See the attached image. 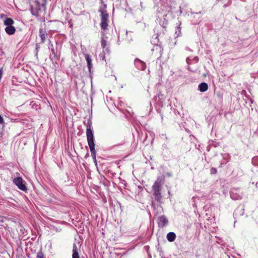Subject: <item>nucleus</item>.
<instances>
[{"label": "nucleus", "instance_id": "19", "mask_svg": "<svg viewBox=\"0 0 258 258\" xmlns=\"http://www.w3.org/2000/svg\"><path fill=\"white\" fill-rule=\"evenodd\" d=\"M37 258H45L44 256V254L42 253V251H40L38 252L37 254Z\"/></svg>", "mask_w": 258, "mask_h": 258}, {"label": "nucleus", "instance_id": "14", "mask_svg": "<svg viewBox=\"0 0 258 258\" xmlns=\"http://www.w3.org/2000/svg\"><path fill=\"white\" fill-rule=\"evenodd\" d=\"M85 57L87 63V67L89 69V72L91 71V69L92 67V59L88 54H85Z\"/></svg>", "mask_w": 258, "mask_h": 258}, {"label": "nucleus", "instance_id": "10", "mask_svg": "<svg viewBox=\"0 0 258 258\" xmlns=\"http://www.w3.org/2000/svg\"><path fill=\"white\" fill-rule=\"evenodd\" d=\"M47 36V34L46 33L45 30H43L42 28L39 29V36L41 38V41L42 43H44L46 40V37Z\"/></svg>", "mask_w": 258, "mask_h": 258}, {"label": "nucleus", "instance_id": "4", "mask_svg": "<svg viewBox=\"0 0 258 258\" xmlns=\"http://www.w3.org/2000/svg\"><path fill=\"white\" fill-rule=\"evenodd\" d=\"M13 182L18 186V187L23 191H26L27 188L26 185L23 183V180L22 177H18L14 179Z\"/></svg>", "mask_w": 258, "mask_h": 258}, {"label": "nucleus", "instance_id": "23", "mask_svg": "<svg viewBox=\"0 0 258 258\" xmlns=\"http://www.w3.org/2000/svg\"><path fill=\"white\" fill-rule=\"evenodd\" d=\"M4 123V120L3 117L0 115V123L3 124Z\"/></svg>", "mask_w": 258, "mask_h": 258}, {"label": "nucleus", "instance_id": "6", "mask_svg": "<svg viewBox=\"0 0 258 258\" xmlns=\"http://www.w3.org/2000/svg\"><path fill=\"white\" fill-rule=\"evenodd\" d=\"M162 183V179L161 178H158L152 185L153 190H161Z\"/></svg>", "mask_w": 258, "mask_h": 258}, {"label": "nucleus", "instance_id": "21", "mask_svg": "<svg viewBox=\"0 0 258 258\" xmlns=\"http://www.w3.org/2000/svg\"><path fill=\"white\" fill-rule=\"evenodd\" d=\"M186 61L187 62V63L189 65L191 63V62H192V59L190 58V57H187L186 59Z\"/></svg>", "mask_w": 258, "mask_h": 258}, {"label": "nucleus", "instance_id": "29", "mask_svg": "<svg viewBox=\"0 0 258 258\" xmlns=\"http://www.w3.org/2000/svg\"><path fill=\"white\" fill-rule=\"evenodd\" d=\"M226 6H227V5H225L224 7H226Z\"/></svg>", "mask_w": 258, "mask_h": 258}, {"label": "nucleus", "instance_id": "7", "mask_svg": "<svg viewBox=\"0 0 258 258\" xmlns=\"http://www.w3.org/2000/svg\"><path fill=\"white\" fill-rule=\"evenodd\" d=\"M168 222V221L164 215L159 217L158 219V223L160 227H164Z\"/></svg>", "mask_w": 258, "mask_h": 258}, {"label": "nucleus", "instance_id": "2", "mask_svg": "<svg viewBox=\"0 0 258 258\" xmlns=\"http://www.w3.org/2000/svg\"><path fill=\"white\" fill-rule=\"evenodd\" d=\"M30 10L31 14L36 17L39 16V13L41 12V4L38 0H34L30 3Z\"/></svg>", "mask_w": 258, "mask_h": 258}, {"label": "nucleus", "instance_id": "30", "mask_svg": "<svg viewBox=\"0 0 258 258\" xmlns=\"http://www.w3.org/2000/svg\"><path fill=\"white\" fill-rule=\"evenodd\" d=\"M141 6H142V2H141Z\"/></svg>", "mask_w": 258, "mask_h": 258}, {"label": "nucleus", "instance_id": "9", "mask_svg": "<svg viewBox=\"0 0 258 258\" xmlns=\"http://www.w3.org/2000/svg\"><path fill=\"white\" fill-rule=\"evenodd\" d=\"M78 250L79 248L78 247L76 243H74L73 246L72 258H80Z\"/></svg>", "mask_w": 258, "mask_h": 258}, {"label": "nucleus", "instance_id": "25", "mask_svg": "<svg viewBox=\"0 0 258 258\" xmlns=\"http://www.w3.org/2000/svg\"><path fill=\"white\" fill-rule=\"evenodd\" d=\"M47 0H43V3L42 4V7H44Z\"/></svg>", "mask_w": 258, "mask_h": 258}, {"label": "nucleus", "instance_id": "17", "mask_svg": "<svg viewBox=\"0 0 258 258\" xmlns=\"http://www.w3.org/2000/svg\"><path fill=\"white\" fill-rule=\"evenodd\" d=\"M230 197L234 200H238L241 199V197L237 195L234 191L232 190L230 192Z\"/></svg>", "mask_w": 258, "mask_h": 258}, {"label": "nucleus", "instance_id": "22", "mask_svg": "<svg viewBox=\"0 0 258 258\" xmlns=\"http://www.w3.org/2000/svg\"><path fill=\"white\" fill-rule=\"evenodd\" d=\"M192 60L193 62L197 63L199 61V57L197 56H195L192 58Z\"/></svg>", "mask_w": 258, "mask_h": 258}, {"label": "nucleus", "instance_id": "8", "mask_svg": "<svg viewBox=\"0 0 258 258\" xmlns=\"http://www.w3.org/2000/svg\"><path fill=\"white\" fill-rule=\"evenodd\" d=\"M107 37H105V34L104 32H102V37H101V45L103 49H105V51L107 53H109V49L108 47L105 48V47L107 45V41L105 38H107Z\"/></svg>", "mask_w": 258, "mask_h": 258}, {"label": "nucleus", "instance_id": "18", "mask_svg": "<svg viewBox=\"0 0 258 258\" xmlns=\"http://www.w3.org/2000/svg\"><path fill=\"white\" fill-rule=\"evenodd\" d=\"M14 23L13 20L11 18H7L4 21V25L7 26H12Z\"/></svg>", "mask_w": 258, "mask_h": 258}, {"label": "nucleus", "instance_id": "24", "mask_svg": "<svg viewBox=\"0 0 258 258\" xmlns=\"http://www.w3.org/2000/svg\"><path fill=\"white\" fill-rule=\"evenodd\" d=\"M175 33L177 34V36H179L181 34L180 30H179L178 31H176Z\"/></svg>", "mask_w": 258, "mask_h": 258}, {"label": "nucleus", "instance_id": "3", "mask_svg": "<svg viewBox=\"0 0 258 258\" xmlns=\"http://www.w3.org/2000/svg\"><path fill=\"white\" fill-rule=\"evenodd\" d=\"M99 12L101 13V28L103 30H105L107 29L108 27V14L105 10L100 9Z\"/></svg>", "mask_w": 258, "mask_h": 258}, {"label": "nucleus", "instance_id": "28", "mask_svg": "<svg viewBox=\"0 0 258 258\" xmlns=\"http://www.w3.org/2000/svg\"><path fill=\"white\" fill-rule=\"evenodd\" d=\"M166 15H166V14H164V15H163V17H164V16H166Z\"/></svg>", "mask_w": 258, "mask_h": 258}, {"label": "nucleus", "instance_id": "11", "mask_svg": "<svg viewBox=\"0 0 258 258\" xmlns=\"http://www.w3.org/2000/svg\"><path fill=\"white\" fill-rule=\"evenodd\" d=\"M153 196L155 200L160 203L162 198L161 190H153Z\"/></svg>", "mask_w": 258, "mask_h": 258}, {"label": "nucleus", "instance_id": "13", "mask_svg": "<svg viewBox=\"0 0 258 258\" xmlns=\"http://www.w3.org/2000/svg\"><path fill=\"white\" fill-rule=\"evenodd\" d=\"M48 48L49 49H50L51 50V54L50 55V57H51V55H53V57H52V59H57L58 58V56L56 55L55 52V50L54 49V47H53V44L51 43V41H49V46H48Z\"/></svg>", "mask_w": 258, "mask_h": 258}, {"label": "nucleus", "instance_id": "15", "mask_svg": "<svg viewBox=\"0 0 258 258\" xmlns=\"http://www.w3.org/2000/svg\"><path fill=\"white\" fill-rule=\"evenodd\" d=\"M5 31L9 35H13L15 33L16 31L15 28L12 26H7L5 28Z\"/></svg>", "mask_w": 258, "mask_h": 258}, {"label": "nucleus", "instance_id": "27", "mask_svg": "<svg viewBox=\"0 0 258 258\" xmlns=\"http://www.w3.org/2000/svg\"><path fill=\"white\" fill-rule=\"evenodd\" d=\"M158 48V46L157 45H156V46H154V48H153V49H155V48L156 49H157Z\"/></svg>", "mask_w": 258, "mask_h": 258}, {"label": "nucleus", "instance_id": "16", "mask_svg": "<svg viewBox=\"0 0 258 258\" xmlns=\"http://www.w3.org/2000/svg\"><path fill=\"white\" fill-rule=\"evenodd\" d=\"M167 239L169 242H173L176 237L175 234L173 232H170L167 234Z\"/></svg>", "mask_w": 258, "mask_h": 258}, {"label": "nucleus", "instance_id": "1", "mask_svg": "<svg viewBox=\"0 0 258 258\" xmlns=\"http://www.w3.org/2000/svg\"><path fill=\"white\" fill-rule=\"evenodd\" d=\"M86 136L91 156L96 161V151L95 149V139L92 127V122L89 120L87 125Z\"/></svg>", "mask_w": 258, "mask_h": 258}, {"label": "nucleus", "instance_id": "26", "mask_svg": "<svg viewBox=\"0 0 258 258\" xmlns=\"http://www.w3.org/2000/svg\"><path fill=\"white\" fill-rule=\"evenodd\" d=\"M187 69H188L189 71H191V72H195V71L191 70L190 69V67H189V66L187 67Z\"/></svg>", "mask_w": 258, "mask_h": 258}, {"label": "nucleus", "instance_id": "12", "mask_svg": "<svg viewBox=\"0 0 258 258\" xmlns=\"http://www.w3.org/2000/svg\"><path fill=\"white\" fill-rule=\"evenodd\" d=\"M208 89V85L206 83L203 82L198 86V90L201 92L206 91Z\"/></svg>", "mask_w": 258, "mask_h": 258}, {"label": "nucleus", "instance_id": "5", "mask_svg": "<svg viewBox=\"0 0 258 258\" xmlns=\"http://www.w3.org/2000/svg\"><path fill=\"white\" fill-rule=\"evenodd\" d=\"M134 64L138 70H145L146 69V63L138 58L135 59Z\"/></svg>", "mask_w": 258, "mask_h": 258}, {"label": "nucleus", "instance_id": "20", "mask_svg": "<svg viewBox=\"0 0 258 258\" xmlns=\"http://www.w3.org/2000/svg\"><path fill=\"white\" fill-rule=\"evenodd\" d=\"M217 172L216 168L214 167H212L211 169V174H216Z\"/></svg>", "mask_w": 258, "mask_h": 258}]
</instances>
